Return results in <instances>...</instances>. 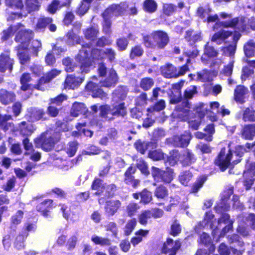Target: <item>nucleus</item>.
<instances>
[{"label":"nucleus","mask_w":255,"mask_h":255,"mask_svg":"<svg viewBox=\"0 0 255 255\" xmlns=\"http://www.w3.org/2000/svg\"><path fill=\"white\" fill-rule=\"evenodd\" d=\"M115 53L110 49L105 51H99L98 49H92L89 45H84L76 57V59L81 63L82 73H88L92 67L91 57L94 60L103 59L107 57L110 61L115 59Z\"/></svg>","instance_id":"f257e3e1"},{"label":"nucleus","mask_w":255,"mask_h":255,"mask_svg":"<svg viewBox=\"0 0 255 255\" xmlns=\"http://www.w3.org/2000/svg\"><path fill=\"white\" fill-rule=\"evenodd\" d=\"M127 90L126 87H119L113 93V100L115 102L114 107L111 109L108 105L101 107V115L105 117H109V115L124 116L127 114L125 103L122 101L126 97Z\"/></svg>","instance_id":"f03ea898"},{"label":"nucleus","mask_w":255,"mask_h":255,"mask_svg":"<svg viewBox=\"0 0 255 255\" xmlns=\"http://www.w3.org/2000/svg\"><path fill=\"white\" fill-rule=\"evenodd\" d=\"M15 34V40L20 43L18 47L28 48L29 40L33 37L31 30L26 29L24 26L20 23L10 26L7 29L3 31L2 39L5 40Z\"/></svg>","instance_id":"7ed1b4c3"},{"label":"nucleus","mask_w":255,"mask_h":255,"mask_svg":"<svg viewBox=\"0 0 255 255\" xmlns=\"http://www.w3.org/2000/svg\"><path fill=\"white\" fill-rule=\"evenodd\" d=\"M241 36L239 32L235 31L232 35L231 32L225 30H221L216 33L212 38V41L216 42L218 44L221 42L231 37L233 40L232 43L228 47H224L223 49L224 53L229 56H233L236 50V43Z\"/></svg>","instance_id":"20e7f679"},{"label":"nucleus","mask_w":255,"mask_h":255,"mask_svg":"<svg viewBox=\"0 0 255 255\" xmlns=\"http://www.w3.org/2000/svg\"><path fill=\"white\" fill-rule=\"evenodd\" d=\"M185 105L186 107L184 109H182L179 111V118L182 120L188 121L189 126L191 128H197L200 125L201 119L205 116L207 112L206 108H204L205 105L204 104H199L195 110L198 116L195 118L190 117V118L188 117V115L191 116L189 113V107L188 106V104L186 103Z\"/></svg>","instance_id":"39448f33"},{"label":"nucleus","mask_w":255,"mask_h":255,"mask_svg":"<svg viewBox=\"0 0 255 255\" xmlns=\"http://www.w3.org/2000/svg\"><path fill=\"white\" fill-rule=\"evenodd\" d=\"M144 43L148 48H163L168 43L169 39L167 34L162 31H156L151 36H146L143 38Z\"/></svg>","instance_id":"423d86ee"},{"label":"nucleus","mask_w":255,"mask_h":255,"mask_svg":"<svg viewBox=\"0 0 255 255\" xmlns=\"http://www.w3.org/2000/svg\"><path fill=\"white\" fill-rule=\"evenodd\" d=\"M128 7L125 3L119 4H112L109 6L103 13L104 18L103 29L106 33L110 31L111 27L110 18L113 16H117L123 13Z\"/></svg>","instance_id":"0eeeda50"},{"label":"nucleus","mask_w":255,"mask_h":255,"mask_svg":"<svg viewBox=\"0 0 255 255\" xmlns=\"http://www.w3.org/2000/svg\"><path fill=\"white\" fill-rule=\"evenodd\" d=\"M60 137L59 133H56L53 136H51L47 133H43L39 137L35 139L36 146L42 148L45 151H49L53 148L55 143L59 140Z\"/></svg>","instance_id":"6e6552de"},{"label":"nucleus","mask_w":255,"mask_h":255,"mask_svg":"<svg viewBox=\"0 0 255 255\" xmlns=\"http://www.w3.org/2000/svg\"><path fill=\"white\" fill-rule=\"evenodd\" d=\"M232 155V154L230 151L225 154V149L224 148L221 150L218 159L216 160V163L220 166L222 171L226 170L229 165L232 164L230 162ZM240 161V159H236L233 161L232 164H236Z\"/></svg>","instance_id":"1a4fd4ad"},{"label":"nucleus","mask_w":255,"mask_h":255,"mask_svg":"<svg viewBox=\"0 0 255 255\" xmlns=\"http://www.w3.org/2000/svg\"><path fill=\"white\" fill-rule=\"evenodd\" d=\"M92 188L93 190H97V191L95 193V194H100L102 193L105 192L104 194L106 195H111V191L113 190L115 188L114 185H109L105 186L103 183V181L100 179H97L95 180L93 183Z\"/></svg>","instance_id":"9d476101"},{"label":"nucleus","mask_w":255,"mask_h":255,"mask_svg":"<svg viewBox=\"0 0 255 255\" xmlns=\"http://www.w3.org/2000/svg\"><path fill=\"white\" fill-rule=\"evenodd\" d=\"M84 78V77L75 75H68L65 81L64 88L69 89L77 88L83 82Z\"/></svg>","instance_id":"9b49d317"},{"label":"nucleus","mask_w":255,"mask_h":255,"mask_svg":"<svg viewBox=\"0 0 255 255\" xmlns=\"http://www.w3.org/2000/svg\"><path fill=\"white\" fill-rule=\"evenodd\" d=\"M86 88L87 91L91 92L93 97H99L104 99L107 97V94L100 89L98 84L94 81L89 82L87 84Z\"/></svg>","instance_id":"f8f14e48"},{"label":"nucleus","mask_w":255,"mask_h":255,"mask_svg":"<svg viewBox=\"0 0 255 255\" xmlns=\"http://www.w3.org/2000/svg\"><path fill=\"white\" fill-rule=\"evenodd\" d=\"M13 61L9 57L8 53H2L0 56V71L4 72L8 70L11 72Z\"/></svg>","instance_id":"ddd939ff"},{"label":"nucleus","mask_w":255,"mask_h":255,"mask_svg":"<svg viewBox=\"0 0 255 255\" xmlns=\"http://www.w3.org/2000/svg\"><path fill=\"white\" fill-rule=\"evenodd\" d=\"M217 55L218 52L208 42L205 45L204 54L201 57V61L203 63L207 64L210 58L216 57Z\"/></svg>","instance_id":"4468645a"},{"label":"nucleus","mask_w":255,"mask_h":255,"mask_svg":"<svg viewBox=\"0 0 255 255\" xmlns=\"http://www.w3.org/2000/svg\"><path fill=\"white\" fill-rule=\"evenodd\" d=\"M180 243L178 241H173L172 239H167L164 244L163 251L165 253H170L169 255H175L176 252L180 247Z\"/></svg>","instance_id":"2eb2a0df"},{"label":"nucleus","mask_w":255,"mask_h":255,"mask_svg":"<svg viewBox=\"0 0 255 255\" xmlns=\"http://www.w3.org/2000/svg\"><path fill=\"white\" fill-rule=\"evenodd\" d=\"M118 81V75L116 71L111 69L108 72L107 78L103 82H101V86L105 87H111L115 86Z\"/></svg>","instance_id":"dca6fc26"},{"label":"nucleus","mask_w":255,"mask_h":255,"mask_svg":"<svg viewBox=\"0 0 255 255\" xmlns=\"http://www.w3.org/2000/svg\"><path fill=\"white\" fill-rule=\"evenodd\" d=\"M121 203L119 200H110L107 201L105 207L106 213L110 216H113L117 212L121 207Z\"/></svg>","instance_id":"f3484780"},{"label":"nucleus","mask_w":255,"mask_h":255,"mask_svg":"<svg viewBox=\"0 0 255 255\" xmlns=\"http://www.w3.org/2000/svg\"><path fill=\"white\" fill-rule=\"evenodd\" d=\"M161 72L162 74L167 78L178 77L176 68L171 64H167L161 67Z\"/></svg>","instance_id":"a211bd4d"},{"label":"nucleus","mask_w":255,"mask_h":255,"mask_svg":"<svg viewBox=\"0 0 255 255\" xmlns=\"http://www.w3.org/2000/svg\"><path fill=\"white\" fill-rule=\"evenodd\" d=\"M222 223L227 224V225L223 229L220 236H224L230 230L232 229V222L229 219V216L228 214H223L218 222L219 226H221Z\"/></svg>","instance_id":"6ab92c4d"},{"label":"nucleus","mask_w":255,"mask_h":255,"mask_svg":"<svg viewBox=\"0 0 255 255\" xmlns=\"http://www.w3.org/2000/svg\"><path fill=\"white\" fill-rule=\"evenodd\" d=\"M15 98L14 93L4 89L0 90V101L1 104L6 105L12 102Z\"/></svg>","instance_id":"aec40b11"},{"label":"nucleus","mask_w":255,"mask_h":255,"mask_svg":"<svg viewBox=\"0 0 255 255\" xmlns=\"http://www.w3.org/2000/svg\"><path fill=\"white\" fill-rule=\"evenodd\" d=\"M190 139V134L188 133H186L181 136H175L173 138V142L175 145L183 147L187 146L189 144Z\"/></svg>","instance_id":"412c9836"},{"label":"nucleus","mask_w":255,"mask_h":255,"mask_svg":"<svg viewBox=\"0 0 255 255\" xmlns=\"http://www.w3.org/2000/svg\"><path fill=\"white\" fill-rule=\"evenodd\" d=\"M210 9L208 8H204L203 7H199L197 10L198 15L202 18H205L207 17V21L208 22H214L218 19V16L217 14L214 15H210L209 13Z\"/></svg>","instance_id":"4be33fe9"},{"label":"nucleus","mask_w":255,"mask_h":255,"mask_svg":"<svg viewBox=\"0 0 255 255\" xmlns=\"http://www.w3.org/2000/svg\"><path fill=\"white\" fill-rule=\"evenodd\" d=\"M134 198L138 199L139 196H140V202L144 204H147L150 202L152 200V194L146 189H144L140 193H133L132 195Z\"/></svg>","instance_id":"5701e85b"},{"label":"nucleus","mask_w":255,"mask_h":255,"mask_svg":"<svg viewBox=\"0 0 255 255\" xmlns=\"http://www.w3.org/2000/svg\"><path fill=\"white\" fill-rule=\"evenodd\" d=\"M248 93V90L244 86H239L235 90V99L236 102L243 103L245 96Z\"/></svg>","instance_id":"b1692460"},{"label":"nucleus","mask_w":255,"mask_h":255,"mask_svg":"<svg viewBox=\"0 0 255 255\" xmlns=\"http://www.w3.org/2000/svg\"><path fill=\"white\" fill-rule=\"evenodd\" d=\"M215 132L214 128H204L203 132H197L195 133L196 137L205 139L207 141L212 140V134Z\"/></svg>","instance_id":"393cba45"},{"label":"nucleus","mask_w":255,"mask_h":255,"mask_svg":"<svg viewBox=\"0 0 255 255\" xmlns=\"http://www.w3.org/2000/svg\"><path fill=\"white\" fill-rule=\"evenodd\" d=\"M87 111L84 104L82 103H75L71 110V114L73 117H77L79 115L85 114Z\"/></svg>","instance_id":"a878e982"},{"label":"nucleus","mask_w":255,"mask_h":255,"mask_svg":"<svg viewBox=\"0 0 255 255\" xmlns=\"http://www.w3.org/2000/svg\"><path fill=\"white\" fill-rule=\"evenodd\" d=\"M52 21V19L50 17H40L38 18L35 26V30L37 31L43 30Z\"/></svg>","instance_id":"bb28decb"},{"label":"nucleus","mask_w":255,"mask_h":255,"mask_svg":"<svg viewBox=\"0 0 255 255\" xmlns=\"http://www.w3.org/2000/svg\"><path fill=\"white\" fill-rule=\"evenodd\" d=\"M148 230H139L135 233V236L131 240V243L133 246H135L141 242L142 237H146L148 233Z\"/></svg>","instance_id":"cd10ccee"},{"label":"nucleus","mask_w":255,"mask_h":255,"mask_svg":"<svg viewBox=\"0 0 255 255\" xmlns=\"http://www.w3.org/2000/svg\"><path fill=\"white\" fill-rule=\"evenodd\" d=\"M17 55L21 64L27 63L30 60V57L28 54L27 48L18 47Z\"/></svg>","instance_id":"c85d7f7f"},{"label":"nucleus","mask_w":255,"mask_h":255,"mask_svg":"<svg viewBox=\"0 0 255 255\" xmlns=\"http://www.w3.org/2000/svg\"><path fill=\"white\" fill-rule=\"evenodd\" d=\"M191 77L193 80L201 81L202 82H206L210 80V73L208 71L204 70L197 74H190L189 76Z\"/></svg>","instance_id":"c756f323"},{"label":"nucleus","mask_w":255,"mask_h":255,"mask_svg":"<svg viewBox=\"0 0 255 255\" xmlns=\"http://www.w3.org/2000/svg\"><path fill=\"white\" fill-rule=\"evenodd\" d=\"M25 5L28 12L37 11L40 6L38 0H25Z\"/></svg>","instance_id":"7c9ffc66"},{"label":"nucleus","mask_w":255,"mask_h":255,"mask_svg":"<svg viewBox=\"0 0 255 255\" xmlns=\"http://www.w3.org/2000/svg\"><path fill=\"white\" fill-rule=\"evenodd\" d=\"M194 158L192 154L188 150H186L182 154L180 155V161L184 165H188L190 164Z\"/></svg>","instance_id":"2f4dec72"},{"label":"nucleus","mask_w":255,"mask_h":255,"mask_svg":"<svg viewBox=\"0 0 255 255\" xmlns=\"http://www.w3.org/2000/svg\"><path fill=\"white\" fill-rule=\"evenodd\" d=\"M157 4L154 0H145L143 3V9L148 12H153L157 9Z\"/></svg>","instance_id":"473e14b6"},{"label":"nucleus","mask_w":255,"mask_h":255,"mask_svg":"<svg viewBox=\"0 0 255 255\" xmlns=\"http://www.w3.org/2000/svg\"><path fill=\"white\" fill-rule=\"evenodd\" d=\"M152 216L151 211L145 210L142 212L138 216V220L140 224L145 225L147 223V220Z\"/></svg>","instance_id":"72a5a7b5"},{"label":"nucleus","mask_w":255,"mask_h":255,"mask_svg":"<svg viewBox=\"0 0 255 255\" xmlns=\"http://www.w3.org/2000/svg\"><path fill=\"white\" fill-rule=\"evenodd\" d=\"M61 71L56 69H53L48 73L45 77L41 78L40 80V83L49 82L50 80L59 75Z\"/></svg>","instance_id":"f704fd0d"},{"label":"nucleus","mask_w":255,"mask_h":255,"mask_svg":"<svg viewBox=\"0 0 255 255\" xmlns=\"http://www.w3.org/2000/svg\"><path fill=\"white\" fill-rule=\"evenodd\" d=\"M255 44L252 41H249L244 46V52L247 57H252L254 54Z\"/></svg>","instance_id":"c9c22d12"},{"label":"nucleus","mask_w":255,"mask_h":255,"mask_svg":"<svg viewBox=\"0 0 255 255\" xmlns=\"http://www.w3.org/2000/svg\"><path fill=\"white\" fill-rule=\"evenodd\" d=\"M249 67H245L243 69L242 79H245L253 74V71L251 69V67H255V61H249Z\"/></svg>","instance_id":"e433bc0d"},{"label":"nucleus","mask_w":255,"mask_h":255,"mask_svg":"<svg viewBox=\"0 0 255 255\" xmlns=\"http://www.w3.org/2000/svg\"><path fill=\"white\" fill-rule=\"evenodd\" d=\"M65 5V4L64 3H61L58 0H54L48 6L47 11L49 13L53 14L59 8Z\"/></svg>","instance_id":"4c0bfd02"},{"label":"nucleus","mask_w":255,"mask_h":255,"mask_svg":"<svg viewBox=\"0 0 255 255\" xmlns=\"http://www.w3.org/2000/svg\"><path fill=\"white\" fill-rule=\"evenodd\" d=\"M180 155L176 150L170 152L167 158L169 164L172 166L174 165L178 160H180Z\"/></svg>","instance_id":"58836bf2"},{"label":"nucleus","mask_w":255,"mask_h":255,"mask_svg":"<svg viewBox=\"0 0 255 255\" xmlns=\"http://www.w3.org/2000/svg\"><path fill=\"white\" fill-rule=\"evenodd\" d=\"M6 5L17 9H21L24 5L22 0H5Z\"/></svg>","instance_id":"ea45409f"},{"label":"nucleus","mask_w":255,"mask_h":255,"mask_svg":"<svg viewBox=\"0 0 255 255\" xmlns=\"http://www.w3.org/2000/svg\"><path fill=\"white\" fill-rule=\"evenodd\" d=\"M92 117L93 116L90 114L89 115L88 117V116L84 115L83 116L82 119L80 120V121L78 123V128L86 126H94L95 125L93 124V122L90 121L91 118H92Z\"/></svg>","instance_id":"a19ab883"},{"label":"nucleus","mask_w":255,"mask_h":255,"mask_svg":"<svg viewBox=\"0 0 255 255\" xmlns=\"http://www.w3.org/2000/svg\"><path fill=\"white\" fill-rule=\"evenodd\" d=\"M154 82L153 80L149 78H143L140 82V87L144 91L150 89L153 85Z\"/></svg>","instance_id":"79ce46f5"},{"label":"nucleus","mask_w":255,"mask_h":255,"mask_svg":"<svg viewBox=\"0 0 255 255\" xmlns=\"http://www.w3.org/2000/svg\"><path fill=\"white\" fill-rule=\"evenodd\" d=\"M91 240L96 245L105 246L109 245L110 244V241L108 239L102 238L96 235L93 236Z\"/></svg>","instance_id":"37998d69"},{"label":"nucleus","mask_w":255,"mask_h":255,"mask_svg":"<svg viewBox=\"0 0 255 255\" xmlns=\"http://www.w3.org/2000/svg\"><path fill=\"white\" fill-rule=\"evenodd\" d=\"M41 48V43L40 41L38 40H33L29 47V49L36 56H37L38 51Z\"/></svg>","instance_id":"c03bdc74"},{"label":"nucleus","mask_w":255,"mask_h":255,"mask_svg":"<svg viewBox=\"0 0 255 255\" xmlns=\"http://www.w3.org/2000/svg\"><path fill=\"white\" fill-rule=\"evenodd\" d=\"M136 225V220L135 218L129 220L125 226V234L127 235H129L132 232Z\"/></svg>","instance_id":"a18cd8bd"},{"label":"nucleus","mask_w":255,"mask_h":255,"mask_svg":"<svg viewBox=\"0 0 255 255\" xmlns=\"http://www.w3.org/2000/svg\"><path fill=\"white\" fill-rule=\"evenodd\" d=\"M161 180L165 182L169 183L173 179V172L171 169L167 168L166 171L162 173Z\"/></svg>","instance_id":"49530a36"},{"label":"nucleus","mask_w":255,"mask_h":255,"mask_svg":"<svg viewBox=\"0 0 255 255\" xmlns=\"http://www.w3.org/2000/svg\"><path fill=\"white\" fill-rule=\"evenodd\" d=\"M246 148L242 146H238L236 147L235 153L239 158H240L245 152L249 151L250 149L252 148L253 145L248 143L246 144Z\"/></svg>","instance_id":"de8ad7c7"},{"label":"nucleus","mask_w":255,"mask_h":255,"mask_svg":"<svg viewBox=\"0 0 255 255\" xmlns=\"http://www.w3.org/2000/svg\"><path fill=\"white\" fill-rule=\"evenodd\" d=\"M98 33V30L96 28H88L85 32V35L87 39L94 40L97 37Z\"/></svg>","instance_id":"09e8293b"},{"label":"nucleus","mask_w":255,"mask_h":255,"mask_svg":"<svg viewBox=\"0 0 255 255\" xmlns=\"http://www.w3.org/2000/svg\"><path fill=\"white\" fill-rule=\"evenodd\" d=\"M30 78L29 74L24 73L22 75L20 79L21 90L26 91L28 89L29 85L27 84V83L30 81Z\"/></svg>","instance_id":"8fccbe9b"},{"label":"nucleus","mask_w":255,"mask_h":255,"mask_svg":"<svg viewBox=\"0 0 255 255\" xmlns=\"http://www.w3.org/2000/svg\"><path fill=\"white\" fill-rule=\"evenodd\" d=\"M192 177V174L189 171H185L181 173L179 176L180 182L184 185H187Z\"/></svg>","instance_id":"3c124183"},{"label":"nucleus","mask_w":255,"mask_h":255,"mask_svg":"<svg viewBox=\"0 0 255 255\" xmlns=\"http://www.w3.org/2000/svg\"><path fill=\"white\" fill-rule=\"evenodd\" d=\"M67 43L69 45H74L75 43H79L80 42V38L75 35L73 32H70L67 34Z\"/></svg>","instance_id":"603ef678"},{"label":"nucleus","mask_w":255,"mask_h":255,"mask_svg":"<svg viewBox=\"0 0 255 255\" xmlns=\"http://www.w3.org/2000/svg\"><path fill=\"white\" fill-rule=\"evenodd\" d=\"M139 209L138 205L134 203H129L127 207V212L130 217L133 216Z\"/></svg>","instance_id":"864d4df0"},{"label":"nucleus","mask_w":255,"mask_h":255,"mask_svg":"<svg viewBox=\"0 0 255 255\" xmlns=\"http://www.w3.org/2000/svg\"><path fill=\"white\" fill-rule=\"evenodd\" d=\"M155 195L158 199H163L167 195V190L164 187H159L155 191Z\"/></svg>","instance_id":"5fc2aeb1"},{"label":"nucleus","mask_w":255,"mask_h":255,"mask_svg":"<svg viewBox=\"0 0 255 255\" xmlns=\"http://www.w3.org/2000/svg\"><path fill=\"white\" fill-rule=\"evenodd\" d=\"M134 146L138 151L143 154L148 148V144L140 140H138L134 143Z\"/></svg>","instance_id":"6e6d98bb"},{"label":"nucleus","mask_w":255,"mask_h":255,"mask_svg":"<svg viewBox=\"0 0 255 255\" xmlns=\"http://www.w3.org/2000/svg\"><path fill=\"white\" fill-rule=\"evenodd\" d=\"M254 112L249 109H246L243 115V119L245 121H254L255 120Z\"/></svg>","instance_id":"4d7b16f0"},{"label":"nucleus","mask_w":255,"mask_h":255,"mask_svg":"<svg viewBox=\"0 0 255 255\" xmlns=\"http://www.w3.org/2000/svg\"><path fill=\"white\" fill-rule=\"evenodd\" d=\"M234 63V61L233 60H232L229 64L227 65L224 67L221 73L226 76H231L233 72Z\"/></svg>","instance_id":"13d9d810"},{"label":"nucleus","mask_w":255,"mask_h":255,"mask_svg":"<svg viewBox=\"0 0 255 255\" xmlns=\"http://www.w3.org/2000/svg\"><path fill=\"white\" fill-rule=\"evenodd\" d=\"M148 156L153 160H159L163 158V154L160 150H154L149 152Z\"/></svg>","instance_id":"bf43d9fd"},{"label":"nucleus","mask_w":255,"mask_h":255,"mask_svg":"<svg viewBox=\"0 0 255 255\" xmlns=\"http://www.w3.org/2000/svg\"><path fill=\"white\" fill-rule=\"evenodd\" d=\"M163 171L155 167H152L151 174L155 180L157 181L161 180Z\"/></svg>","instance_id":"052dcab7"},{"label":"nucleus","mask_w":255,"mask_h":255,"mask_svg":"<svg viewBox=\"0 0 255 255\" xmlns=\"http://www.w3.org/2000/svg\"><path fill=\"white\" fill-rule=\"evenodd\" d=\"M206 180L205 176H202L199 178L197 182L193 185L192 188V192H196L202 186Z\"/></svg>","instance_id":"680f3d73"},{"label":"nucleus","mask_w":255,"mask_h":255,"mask_svg":"<svg viewBox=\"0 0 255 255\" xmlns=\"http://www.w3.org/2000/svg\"><path fill=\"white\" fill-rule=\"evenodd\" d=\"M78 236L77 235L72 236L68 239L67 243L68 250L71 251L75 248Z\"/></svg>","instance_id":"e2e57ef3"},{"label":"nucleus","mask_w":255,"mask_h":255,"mask_svg":"<svg viewBox=\"0 0 255 255\" xmlns=\"http://www.w3.org/2000/svg\"><path fill=\"white\" fill-rule=\"evenodd\" d=\"M196 87L195 86H191L185 91L184 96L187 99H190L196 93Z\"/></svg>","instance_id":"0e129e2a"},{"label":"nucleus","mask_w":255,"mask_h":255,"mask_svg":"<svg viewBox=\"0 0 255 255\" xmlns=\"http://www.w3.org/2000/svg\"><path fill=\"white\" fill-rule=\"evenodd\" d=\"M143 52V49L140 46H136L132 48L130 56L131 58H134L135 57L141 56Z\"/></svg>","instance_id":"69168bd1"},{"label":"nucleus","mask_w":255,"mask_h":255,"mask_svg":"<svg viewBox=\"0 0 255 255\" xmlns=\"http://www.w3.org/2000/svg\"><path fill=\"white\" fill-rule=\"evenodd\" d=\"M23 213L22 211H18L15 215L11 217V222L12 224L17 225L21 222Z\"/></svg>","instance_id":"338daca9"},{"label":"nucleus","mask_w":255,"mask_h":255,"mask_svg":"<svg viewBox=\"0 0 255 255\" xmlns=\"http://www.w3.org/2000/svg\"><path fill=\"white\" fill-rule=\"evenodd\" d=\"M243 135L246 139H252L255 136V128H244Z\"/></svg>","instance_id":"774afa93"}]
</instances>
